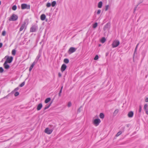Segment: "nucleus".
Here are the masks:
<instances>
[{
  "mask_svg": "<svg viewBox=\"0 0 148 148\" xmlns=\"http://www.w3.org/2000/svg\"><path fill=\"white\" fill-rule=\"evenodd\" d=\"M21 8L22 10L25 9H29L30 8V5H27L25 3L22 4L21 5Z\"/></svg>",
  "mask_w": 148,
  "mask_h": 148,
  "instance_id": "f257e3e1",
  "label": "nucleus"
},
{
  "mask_svg": "<svg viewBox=\"0 0 148 148\" xmlns=\"http://www.w3.org/2000/svg\"><path fill=\"white\" fill-rule=\"evenodd\" d=\"M18 18V16L14 14H13L9 19L10 21H16Z\"/></svg>",
  "mask_w": 148,
  "mask_h": 148,
  "instance_id": "f03ea898",
  "label": "nucleus"
},
{
  "mask_svg": "<svg viewBox=\"0 0 148 148\" xmlns=\"http://www.w3.org/2000/svg\"><path fill=\"white\" fill-rule=\"evenodd\" d=\"M120 42L119 40H114L112 44V46L113 48H115L117 47L119 44Z\"/></svg>",
  "mask_w": 148,
  "mask_h": 148,
  "instance_id": "7ed1b4c3",
  "label": "nucleus"
},
{
  "mask_svg": "<svg viewBox=\"0 0 148 148\" xmlns=\"http://www.w3.org/2000/svg\"><path fill=\"white\" fill-rule=\"evenodd\" d=\"M100 122L101 120L99 119H95L93 121V124L96 126L98 125Z\"/></svg>",
  "mask_w": 148,
  "mask_h": 148,
  "instance_id": "20e7f679",
  "label": "nucleus"
},
{
  "mask_svg": "<svg viewBox=\"0 0 148 148\" xmlns=\"http://www.w3.org/2000/svg\"><path fill=\"white\" fill-rule=\"evenodd\" d=\"M38 29V27L36 25H33L30 28V32H36Z\"/></svg>",
  "mask_w": 148,
  "mask_h": 148,
  "instance_id": "39448f33",
  "label": "nucleus"
},
{
  "mask_svg": "<svg viewBox=\"0 0 148 148\" xmlns=\"http://www.w3.org/2000/svg\"><path fill=\"white\" fill-rule=\"evenodd\" d=\"M76 48L73 47H71L69 48L68 50V53L69 54H70L75 52L76 51Z\"/></svg>",
  "mask_w": 148,
  "mask_h": 148,
  "instance_id": "423d86ee",
  "label": "nucleus"
},
{
  "mask_svg": "<svg viewBox=\"0 0 148 148\" xmlns=\"http://www.w3.org/2000/svg\"><path fill=\"white\" fill-rule=\"evenodd\" d=\"M53 130L52 129H49L48 128H46L45 130V132L48 134H51Z\"/></svg>",
  "mask_w": 148,
  "mask_h": 148,
  "instance_id": "0eeeda50",
  "label": "nucleus"
},
{
  "mask_svg": "<svg viewBox=\"0 0 148 148\" xmlns=\"http://www.w3.org/2000/svg\"><path fill=\"white\" fill-rule=\"evenodd\" d=\"M13 59V58L12 56H11L10 57L8 56L5 62H6L7 63H10L12 62Z\"/></svg>",
  "mask_w": 148,
  "mask_h": 148,
  "instance_id": "6e6552de",
  "label": "nucleus"
},
{
  "mask_svg": "<svg viewBox=\"0 0 148 148\" xmlns=\"http://www.w3.org/2000/svg\"><path fill=\"white\" fill-rule=\"evenodd\" d=\"M110 23H108L105 25L104 26L103 29L105 31L107 29H108L110 28Z\"/></svg>",
  "mask_w": 148,
  "mask_h": 148,
  "instance_id": "1a4fd4ad",
  "label": "nucleus"
},
{
  "mask_svg": "<svg viewBox=\"0 0 148 148\" xmlns=\"http://www.w3.org/2000/svg\"><path fill=\"white\" fill-rule=\"evenodd\" d=\"M26 23L25 22H24L23 24L21 25L20 29H19V31L21 32L22 31L23 29H24L25 28H26Z\"/></svg>",
  "mask_w": 148,
  "mask_h": 148,
  "instance_id": "9d476101",
  "label": "nucleus"
},
{
  "mask_svg": "<svg viewBox=\"0 0 148 148\" xmlns=\"http://www.w3.org/2000/svg\"><path fill=\"white\" fill-rule=\"evenodd\" d=\"M67 67L66 65L65 64H63L61 66V71L63 72L66 69Z\"/></svg>",
  "mask_w": 148,
  "mask_h": 148,
  "instance_id": "9b49d317",
  "label": "nucleus"
},
{
  "mask_svg": "<svg viewBox=\"0 0 148 148\" xmlns=\"http://www.w3.org/2000/svg\"><path fill=\"white\" fill-rule=\"evenodd\" d=\"M3 66L4 68L5 69H8L10 67V66L8 64V63L6 62H5L3 64Z\"/></svg>",
  "mask_w": 148,
  "mask_h": 148,
  "instance_id": "f8f14e48",
  "label": "nucleus"
},
{
  "mask_svg": "<svg viewBox=\"0 0 148 148\" xmlns=\"http://www.w3.org/2000/svg\"><path fill=\"white\" fill-rule=\"evenodd\" d=\"M41 56V53L40 52H39L38 56L36 57L35 61L37 63L38 60Z\"/></svg>",
  "mask_w": 148,
  "mask_h": 148,
  "instance_id": "ddd939ff",
  "label": "nucleus"
},
{
  "mask_svg": "<svg viewBox=\"0 0 148 148\" xmlns=\"http://www.w3.org/2000/svg\"><path fill=\"white\" fill-rule=\"evenodd\" d=\"M42 107V103H40L37 106V109L38 110H40Z\"/></svg>",
  "mask_w": 148,
  "mask_h": 148,
  "instance_id": "4468645a",
  "label": "nucleus"
},
{
  "mask_svg": "<svg viewBox=\"0 0 148 148\" xmlns=\"http://www.w3.org/2000/svg\"><path fill=\"white\" fill-rule=\"evenodd\" d=\"M133 114V112L132 111H130L128 113V116L129 117L131 118L132 117Z\"/></svg>",
  "mask_w": 148,
  "mask_h": 148,
  "instance_id": "2eb2a0df",
  "label": "nucleus"
},
{
  "mask_svg": "<svg viewBox=\"0 0 148 148\" xmlns=\"http://www.w3.org/2000/svg\"><path fill=\"white\" fill-rule=\"evenodd\" d=\"M46 18V16L45 14H43L41 15L40 19L42 21L44 20Z\"/></svg>",
  "mask_w": 148,
  "mask_h": 148,
  "instance_id": "dca6fc26",
  "label": "nucleus"
},
{
  "mask_svg": "<svg viewBox=\"0 0 148 148\" xmlns=\"http://www.w3.org/2000/svg\"><path fill=\"white\" fill-rule=\"evenodd\" d=\"M102 5V2L101 1L99 2L98 3V7L99 8H101Z\"/></svg>",
  "mask_w": 148,
  "mask_h": 148,
  "instance_id": "f3484780",
  "label": "nucleus"
},
{
  "mask_svg": "<svg viewBox=\"0 0 148 148\" xmlns=\"http://www.w3.org/2000/svg\"><path fill=\"white\" fill-rule=\"evenodd\" d=\"M51 103L49 104H47L44 108V110H45L49 108L51 106Z\"/></svg>",
  "mask_w": 148,
  "mask_h": 148,
  "instance_id": "a211bd4d",
  "label": "nucleus"
},
{
  "mask_svg": "<svg viewBox=\"0 0 148 148\" xmlns=\"http://www.w3.org/2000/svg\"><path fill=\"white\" fill-rule=\"evenodd\" d=\"M51 100L50 98H47L45 100V103H47L49 102Z\"/></svg>",
  "mask_w": 148,
  "mask_h": 148,
  "instance_id": "6ab92c4d",
  "label": "nucleus"
},
{
  "mask_svg": "<svg viewBox=\"0 0 148 148\" xmlns=\"http://www.w3.org/2000/svg\"><path fill=\"white\" fill-rule=\"evenodd\" d=\"M100 118L101 119H103L104 118V115L103 113H101L99 115Z\"/></svg>",
  "mask_w": 148,
  "mask_h": 148,
  "instance_id": "aec40b11",
  "label": "nucleus"
},
{
  "mask_svg": "<svg viewBox=\"0 0 148 148\" xmlns=\"http://www.w3.org/2000/svg\"><path fill=\"white\" fill-rule=\"evenodd\" d=\"M119 112V110L118 109L114 111L113 114L114 116H116Z\"/></svg>",
  "mask_w": 148,
  "mask_h": 148,
  "instance_id": "412c9836",
  "label": "nucleus"
},
{
  "mask_svg": "<svg viewBox=\"0 0 148 148\" xmlns=\"http://www.w3.org/2000/svg\"><path fill=\"white\" fill-rule=\"evenodd\" d=\"M51 6L53 7H54L56 4V2L55 1H53L52 2L51 4Z\"/></svg>",
  "mask_w": 148,
  "mask_h": 148,
  "instance_id": "4be33fe9",
  "label": "nucleus"
},
{
  "mask_svg": "<svg viewBox=\"0 0 148 148\" xmlns=\"http://www.w3.org/2000/svg\"><path fill=\"white\" fill-rule=\"evenodd\" d=\"M16 51L15 49H13L12 51V54L14 56L16 54Z\"/></svg>",
  "mask_w": 148,
  "mask_h": 148,
  "instance_id": "5701e85b",
  "label": "nucleus"
},
{
  "mask_svg": "<svg viewBox=\"0 0 148 148\" xmlns=\"http://www.w3.org/2000/svg\"><path fill=\"white\" fill-rule=\"evenodd\" d=\"M64 62L66 64H68L69 62V60L67 58H65L64 59Z\"/></svg>",
  "mask_w": 148,
  "mask_h": 148,
  "instance_id": "b1692460",
  "label": "nucleus"
},
{
  "mask_svg": "<svg viewBox=\"0 0 148 148\" xmlns=\"http://www.w3.org/2000/svg\"><path fill=\"white\" fill-rule=\"evenodd\" d=\"M106 38L104 37H103L101 39V43H104L106 41Z\"/></svg>",
  "mask_w": 148,
  "mask_h": 148,
  "instance_id": "393cba45",
  "label": "nucleus"
},
{
  "mask_svg": "<svg viewBox=\"0 0 148 148\" xmlns=\"http://www.w3.org/2000/svg\"><path fill=\"white\" fill-rule=\"evenodd\" d=\"M97 23H95L94 24H93L92 27L93 28H95L97 26Z\"/></svg>",
  "mask_w": 148,
  "mask_h": 148,
  "instance_id": "a878e982",
  "label": "nucleus"
},
{
  "mask_svg": "<svg viewBox=\"0 0 148 148\" xmlns=\"http://www.w3.org/2000/svg\"><path fill=\"white\" fill-rule=\"evenodd\" d=\"M147 104H146L145 105L144 107V109L145 110H147L148 109H147Z\"/></svg>",
  "mask_w": 148,
  "mask_h": 148,
  "instance_id": "bb28decb",
  "label": "nucleus"
},
{
  "mask_svg": "<svg viewBox=\"0 0 148 148\" xmlns=\"http://www.w3.org/2000/svg\"><path fill=\"white\" fill-rule=\"evenodd\" d=\"M51 3L49 2H48L46 5V6L47 8H49L51 6Z\"/></svg>",
  "mask_w": 148,
  "mask_h": 148,
  "instance_id": "cd10ccee",
  "label": "nucleus"
},
{
  "mask_svg": "<svg viewBox=\"0 0 148 148\" xmlns=\"http://www.w3.org/2000/svg\"><path fill=\"white\" fill-rule=\"evenodd\" d=\"M122 133V132L121 131H119L118 132L117 134H116V137H118L120 135H121Z\"/></svg>",
  "mask_w": 148,
  "mask_h": 148,
  "instance_id": "c85d7f7f",
  "label": "nucleus"
},
{
  "mask_svg": "<svg viewBox=\"0 0 148 148\" xmlns=\"http://www.w3.org/2000/svg\"><path fill=\"white\" fill-rule=\"evenodd\" d=\"M17 7L16 5H14L12 7V9L14 10H15L16 9Z\"/></svg>",
  "mask_w": 148,
  "mask_h": 148,
  "instance_id": "c756f323",
  "label": "nucleus"
},
{
  "mask_svg": "<svg viewBox=\"0 0 148 148\" xmlns=\"http://www.w3.org/2000/svg\"><path fill=\"white\" fill-rule=\"evenodd\" d=\"M25 84V82H23L19 85V86H20L21 87H22Z\"/></svg>",
  "mask_w": 148,
  "mask_h": 148,
  "instance_id": "7c9ffc66",
  "label": "nucleus"
},
{
  "mask_svg": "<svg viewBox=\"0 0 148 148\" xmlns=\"http://www.w3.org/2000/svg\"><path fill=\"white\" fill-rule=\"evenodd\" d=\"M19 93L18 92H15V93H14V95L16 97V96H18L19 95Z\"/></svg>",
  "mask_w": 148,
  "mask_h": 148,
  "instance_id": "2f4dec72",
  "label": "nucleus"
},
{
  "mask_svg": "<svg viewBox=\"0 0 148 148\" xmlns=\"http://www.w3.org/2000/svg\"><path fill=\"white\" fill-rule=\"evenodd\" d=\"M37 63L36 62H35L34 61V62L33 63L32 65L31 66L32 67H33L34 66L35 64H36Z\"/></svg>",
  "mask_w": 148,
  "mask_h": 148,
  "instance_id": "473e14b6",
  "label": "nucleus"
},
{
  "mask_svg": "<svg viewBox=\"0 0 148 148\" xmlns=\"http://www.w3.org/2000/svg\"><path fill=\"white\" fill-rule=\"evenodd\" d=\"M98 58H99V56H98V55H97L95 56V57L94 58V60H97L98 59Z\"/></svg>",
  "mask_w": 148,
  "mask_h": 148,
  "instance_id": "72a5a7b5",
  "label": "nucleus"
},
{
  "mask_svg": "<svg viewBox=\"0 0 148 148\" xmlns=\"http://www.w3.org/2000/svg\"><path fill=\"white\" fill-rule=\"evenodd\" d=\"M3 69L2 67H0V73H2L3 72Z\"/></svg>",
  "mask_w": 148,
  "mask_h": 148,
  "instance_id": "f704fd0d",
  "label": "nucleus"
},
{
  "mask_svg": "<svg viewBox=\"0 0 148 148\" xmlns=\"http://www.w3.org/2000/svg\"><path fill=\"white\" fill-rule=\"evenodd\" d=\"M6 34V32L5 31H3L2 32V35L3 36H5Z\"/></svg>",
  "mask_w": 148,
  "mask_h": 148,
  "instance_id": "c9c22d12",
  "label": "nucleus"
},
{
  "mask_svg": "<svg viewBox=\"0 0 148 148\" xmlns=\"http://www.w3.org/2000/svg\"><path fill=\"white\" fill-rule=\"evenodd\" d=\"M108 7H109V5H106V8H105V11H107L108 9Z\"/></svg>",
  "mask_w": 148,
  "mask_h": 148,
  "instance_id": "e433bc0d",
  "label": "nucleus"
},
{
  "mask_svg": "<svg viewBox=\"0 0 148 148\" xmlns=\"http://www.w3.org/2000/svg\"><path fill=\"white\" fill-rule=\"evenodd\" d=\"M82 108V106H81L77 110V112H81V108Z\"/></svg>",
  "mask_w": 148,
  "mask_h": 148,
  "instance_id": "4c0bfd02",
  "label": "nucleus"
},
{
  "mask_svg": "<svg viewBox=\"0 0 148 148\" xmlns=\"http://www.w3.org/2000/svg\"><path fill=\"white\" fill-rule=\"evenodd\" d=\"M142 110V107L141 106H139V112H140Z\"/></svg>",
  "mask_w": 148,
  "mask_h": 148,
  "instance_id": "58836bf2",
  "label": "nucleus"
},
{
  "mask_svg": "<svg viewBox=\"0 0 148 148\" xmlns=\"http://www.w3.org/2000/svg\"><path fill=\"white\" fill-rule=\"evenodd\" d=\"M71 105V102H69L68 104V107H70Z\"/></svg>",
  "mask_w": 148,
  "mask_h": 148,
  "instance_id": "ea45409f",
  "label": "nucleus"
},
{
  "mask_svg": "<svg viewBox=\"0 0 148 148\" xmlns=\"http://www.w3.org/2000/svg\"><path fill=\"white\" fill-rule=\"evenodd\" d=\"M101 12V10H98L97 11V14H99Z\"/></svg>",
  "mask_w": 148,
  "mask_h": 148,
  "instance_id": "a19ab883",
  "label": "nucleus"
},
{
  "mask_svg": "<svg viewBox=\"0 0 148 148\" xmlns=\"http://www.w3.org/2000/svg\"><path fill=\"white\" fill-rule=\"evenodd\" d=\"M62 91L61 90H60V91H59V94H58V95H59V97H60L61 96V93H62Z\"/></svg>",
  "mask_w": 148,
  "mask_h": 148,
  "instance_id": "79ce46f5",
  "label": "nucleus"
},
{
  "mask_svg": "<svg viewBox=\"0 0 148 148\" xmlns=\"http://www.w3.org/2000/svg\"><path fill=\"white\" fill-rule=\"evenodd\" d=\"M139 43H138L137 45H136V48H135V52H136V50H137V47H138L139 45Z\"/></svg>",
  "mask_w": 148,
  "mask_h": 148,
  "instance_id": "37998d69",
  "label": "nucleus"
},
{
  "mask_svg": "<svg viewBox=\"0 0 148 148\" xmlns=\"http://www.w3.org/2000/svg\"><path fill=\"white\" fill-rule=\"evenodd\" d=\"M18 89H19V88L17 87L16 88H15L14 89V91H16L18 90Z\"/></svg>",
  "mask_w": 148,
  "mask_h": 148,
  "instance_id": "c03bdc74",
  "label": "nucleus"
},
{
  "mask_svg": "<svg viewBox=\"0 0 148 148\" xmlns=\"http://www.w3.org/2000/svg\"><path fill=\"white\" fill-rule=\"evenodd\" d=\"M145 101L146 102H148V97H146L145 98Z\"/></svg>",
  "mask_w": 148,
  "mask_h": 148,
  "instance_id": "a18cd8bd",
  "label": "nucleus"
},
{
  "mask_svg": "<svg viewBox=\"0 0 148 148\" xmlns=\"http://www.w3.org/2000/svg\"><path fill=\"white\" fill-rule=\"evenodd\" d=\"M58 75L59 77H60L62 76V74H61L60 73H58Z\"/></svg>",
  "mask_w": 148,
  "mask_h": 148,
  "instance_id": "49530a36",
  "label": "nucleus"
},
{
  "mask_svg": "<svg viewBox=\"0 0 148 148\" xmlns=\"http://www.w3.org/2000/svg\"><path fill=\"white\" fill-rule=\"evenodd\" d=\"M138 6V5H136V7H135V8H134V12L136 11V8H137V7Z\"/></svg>",
  "mask_w": 148,
  "mask_h": 148,
  "instance_id": "de8ad7c7",
  "label": "nucleus"
},
{
  "mask_svg": "<svg viewBox=\"0 0 148 148\" xmlns=\"http://www.w3.org/2000/svg\"><path fill=\"white\" fill-rule=\"evenodd\" d=\"M33 68V67H32L30 66L29 68V71H30L32 70Z\"/></svg>",
  "mask_w": 148,
  "mask_h": 148,
  "instance_id": "09e8293b",
  "label": "nucleus"
},
{
  "mask_svg": "<svg viewBox=\"0 0 148 148\" xmlns=\"http://www.w3.org/2000/svg\"><path fill=\"white\" fill-rule=\"evenodd\" d=\"M2 45H3L2 43L1 42L0 43V48H1V47H2Z\"/></svg>",
  "mask_w": 148,
  "mask_h": 148,
  "instance_id": "8fccbe9b",
  "label": "nucleus"
},
{
  "mask_svg": "<svg viewBox=\"0 0 148 148\" xmlns=\"http://www.w3.org/2000/svg\"><path fill=\"white\" fill-rule=\"evenodd\" d=\"M146 114H148V110H146Z\"/></svg>",
  "mask_w": 148,
  "mask_h": 148,
  "instance_id": "3c124183",
  "label": "nucleus"
},
{
  "mask_svg": "<svg viewBox=\"0 0 148 148\" xmlns=\"http://www.w3.org/2000/svg\"><path fill=\"white\" fill-rule=\"evenodd\" d=\"M62 88H63V86H62L61 88V89L60 90H61L62 91Z\"/></svg>",
  "mask_w": 148,
  "mask_h": 148,
  "instance_id": "603ef678",
  "label": "nucleus"
},
{
  "mask_svg": "<svg viewBox=\"0 0 148 148\" xmlns=\"http://www.w3.org/2000/svg\"><path fill=\"white\" fill-rule=\"evenodd\" d=\"M1 1H0V5H1Z\"/></svg>",
  "mask_w": 148,
  "mask_h": 148,
  "instance_id": "864d4df0",
  "label": "nucleus"
}]
</instances>
